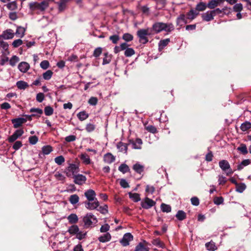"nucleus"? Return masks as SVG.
<instances>
[{"mask_svg": "<svg viewBox=\"0 0 251 251\" xmlns=\"http://www.w3.org/2000/svg\"><path fill=\"white\" fill-rule=\"evenodd\" d=\"M132 169L136 173L141 175L144 171L145 166L137 162L133 165Z\"/></svg>", "mask_w": 251, "mask_h": 251, "instance_id": "obj_18", "label": "nucleus"}, {"mask_svg": "<svg viewBox=\"0 0 251 251\" xmlns=\"http://www.w3.org/2000/svg\"><path fill=\"white\" fill-rule=\"evenodd\" d=\"M68 220L69 223L75 224L77 223L78 219L75 214H71L68 217Z\"/></svg>", "mask_w": 251, "mask_h": 251, "instance_id": "obj_26", "label": "nucleus"}, {"mask_svg": "<svg viewBox=\"0 0 251 251\" xmlns=\"http://www.w3.org/2000/svg\"><path fill=\"white\" fill-rule=\"evenodd\" d=\"M135 251H149V250L140 242L136 246Z\"/></svg>", "mask_w": 251, "mask_h": 251, "instance_id": "obj_41", "label": "nucleus"}, {"mask_svg": "<svg viewBox=\"0 0 251 251\" xmlns=\"http://www.w3.org/2000/svg\"><path fill=\"white\" fill-rule=\"evenodd\" d=\"M49 66L50 63L48 60H44L40 63V67L44 70L47 69L49 67Z\"/></svg>", "mask_w": 251, "mask_h": 251, "instance_id": "obj_63", "label": "nucleus"}, {"mask_svg": "<svg viewBox=\"0 0 251 251\" xmlns=\"http://www.w3.org/2000/svg\"><path fill=\"white\" fill-rule=\"evenodd\" d=\"M152 29L155 33H159L163 31L169 33L175 29V27L171 23L156 22L153 24Z\"/></svg>", "mask_w": 251, "mask_h": 251, "instance_id": "obj_1", "label": "nucleus"}, {"mask_svg": "<svg viewBox=\"0 0 251 251\" xmlns=\"http://www.w3.org/2000/svg\"><path fill=\"white\" fill-rule=\"evenodd\" d=\"M19 61V58L16 55H13L9 60V64L11 66L13 67L15 66Z\"/></svg>", "mask_w": 251, "mask_h": 251, "instance_id": "obj_50", "label": "nucleus"}, {"mask_svg": "<svg viewBox=\"0 0 251 251\" xmlns=\"http://www.w3.org/2000/svg\"><path fill=\"white\" fill-rule=\"evenodd\" d=\"M128 145V143H124L122 142H119L117 144L116 147L119 151L124 152V153L127 154Z\"/></svg>", "mask_w": 251, "mask_h": 251, "instance_id": "obj_16", "label": "nucleus"}, {"mask_svg": "<svg viewBox=\"0 0 251 251\" xmlns=\"http://www.w3.org/2000/svg\"><path fill=\"white\" fill-rule=\"evenodd\" d=\"M135 54L134 50L131 48H127L125 51L124 54L126 57H131Z\"/></svg>", "mask_w": 251, "mask_h": 251, "instance_id": "obj_48", "label": "nucleus"}, {"mask_svg": "<svg viewBox=\"0 0 251 251\" xmlns=\"http://www.w3.org/2000/svg\"><path fill=\"white\" fill-rule=\"evenodd\" d=\"M128 144L132 145V148L135 150H141L142 149V145L143 144V141L141 139L137 138L135 140L129 139Z\"/></svg>", "mask_w": 251, "mask_h": 251, "instance_id": "obj_7", "label": "nucleus"}, {"mask_svg": "<svg viewBox=\"0 0 251 251\" xmlns=\"http://www.w3.org/2000/svg\"><path fill=\"white\" fill-rule=\"evenodd\" d=\"M83 222L85 228H90L94 226L98 222L97 218L91 213H88L83 218Z\"/></svg>", "mask_w": 251, "mask_h": 251, "instance_id": "obj_3", "label": "nucleus"}, {"mask_svg": "<svg viewBox=\"0 0 251 251\" xmlns=\"http://www.w3.org/2000/svg\"><path fill=\"white\" fill-rule=\"evenodd\" d=\"M54 177L56 179L60 181H64L65 177L59 172H56L54 174Z\"/></svg>", "mask_w": 251, "mask_h": 251, "instance_id": "obj_60", "label": "nucleus"}, {"mask_svg": "<svg viewBox=\"0 0 251 251\" xmlns=\"http://www.w3.org/2000/svg\"><path fill=\"white\" fill-rule=\"evenodd\" d=\"M118 170L123 174H126V173L130 172V171L128 165L125 163L121 164L118 168Z\"/></svg>", "mask_w": 251, "mask_h": 251, "instance_id": "obj_29", "label": "nucleus"}, {"mask_svg": "<svg viewBox=\"0 0 251 251\" xmlns=\"http://www.w3.org/2000/svg\"><path fill=\"white\" fill-rule=\"evenodd\" d=\"M49 6V2L43 0L41 2H32L29 3V7L31 11L39 10L40 12H44Z\"/></svg>", "mask_w": 251, "mask_h": 251, "instance_id": "obj_2", "label": "nucleus"}, {"mask_svg": "<svg viewBox=\"0 0 251 251\" xmlns=\"http://www.w3.org/2000/svg\"><path fill=\"white\" fill-rule=\"evenodd\" d=\"M186 15L188 20H193L199 15V12L195 10L191 9Z\"/></svg>", "mask_w": 251, "mask_h": 251, "instance_id": "obj_24", "label": "nucleus"}, {"mask_svg": "<svg viewBox=\"0 0 251 251\" xmlns=\"http://www.w3.org/2000/svg\"><path fill=\"white\" fill-rule=\"evenodd\" d=\"M87 232L84 231H80L77 233L76 235V238L79 240L83 239L85 238L86 236Z\"/></svg>", "mask_w": 251, "mask_h": 251, "instance_id": "obj_51", "label": "nucleus"}, {"mask_svg": "<svg viewBox=\"0 0 251 251\" xmlns=\"http://www.w3.org/2000/svg\"><path fill=\"white\" fill-rule=\"evenodd\" d=\"M79 197L76 194L71 195L69 198L70 203L73 205L77 203L79 201Z\"/></svg>", "mask_w": 251, "mask_h": 251, "instance_id": "obj_42", "label": "nucleus"}, {"mask_svg": "<svg viewBox=\"0 0 251 251\" xmlns=\"http://www.w3.org/2000/svg\"><path fill=\"white\" fill-rule=\"evenodd\" d=\"M151 243L159 248H160L161 249H165L166 248L165 244L161 241L159 238H156L153 239L151 241Z\"/></svg>", "mask_w": 251, "mask_h": 251, "instance_id": "obj_23", "label": "nucleus"}, {"mask_svg": "<svg viewBox=\"0 0 251 251\" xmlns=\"http://www.w3.org/2000/svg\"><path fill=\"white\" fill-rule=\"evenodd\" d=\"M22 142L20 141H17L13 144L12 148L15 151L18 150L22 146Z\"/></svg>", "mask_w": 251, "mask_h": 251, "instance_id": "obj_64", "label": "nucleus"}, {"mask_svg": "<svg viewBox=\"0 0 251 251\" xmlns=\"http://www.w3.org/2000/svg\"><path fill=\"white\" fill-rule=\"evenodd\" d=\"M120 184L121 186L124 188H126L129 187V185L127 181L124 178H122L120 180Z\"/></svg>", "mask_w": 251, "mask_h": 251, "instance_id": "obj_62", "label": "nucleus"}, {"mask_svg": "<svg viewBox=\"0 0 251 251\" xmlns=\"http://www.w3.org/2000/svg\"><path fill=\"white\" fill-rule=\"evenodd\" d=\"M84 196L87 198L88 201H93L96 198V194L92 189L86 190L84 193Z\"/></svg>", "mask_w": 251, "mask_h": 251, "instance_id": "obj_15", "label": "nucleus"}, {"mask_svg": "<svg viewBox=\"0 0 251 251\" xmlns=\"http://www.w3.org/2000/svg\"><path fill=\"white\" fill-rule=\"evenodd\" d=\"M24 133L23 129L16 130L14 133L8 138V141L9 143H13L18 138L20 137Z\"/></svg>", "mask_w": 251, "mask_h": 251, "instance_id": "obj_9", "label": "nucleus"}, {"mask_svg": "<svg viewBox=\"0 0 251 251\" xmlns=\"http://www.w3.org/2000/svg\"><path fill=\"white\" fill-rule=\"evenodd\" d=\"M103 160L108 164H111L115 160V157L112 153H107L104 155Z\"/></svg>", "mask_w": 251, "mask_h": 251, "instance_id": "obj_21", "label": "nucleus"}, {"mask_svg": "<svg viewBox=\"0 0 251 251\" xmlns=\"http://www.w3.org/2000/svg\"><path fill=\"white\" fill-rule=\"evenodd\" d=\"M122 38L126 42H130L133 39V36L128 33L124 34Z\"/></svg>", "mask_w": 251, "mask_h": 251, "instance_id": "obj_56", "label": "nucleus"}, {"mask_svg": "<svg viewBox=\"0 0 251 251\" xmlns=\"http://www.w3.org/2000/svg\"><path fill=\"white\" fill-rule=\"evenodd\" d=\"M16 86L19 89L25 90L28 87V85L26 82L20 80L17 82Z\"/></svg>", "mask_w": 251, "mask_h": 251, "instance_id": "obj_36", "label": "nucleus"}, {"mask_svg": "<svg viewBox=\"0 0 251 251\" xmlns=\"http://www.w3.org/2000/svg\"><path fill=\"white\" fill-rule=\"evenodd\" d=\"M206 249L210 251H214L217 250V247L215 243L212 241L206 243L205 244Z\"/></svg>", "mask_w": 251, "mask_h": 251, "instance_id": "obj_34", "label": "nucleus"}, {"mask_svg": "<svg viewBox=\"0 0 251 251\" xmlns=\"http://www.w3.org/2000/svg\"><path fill=\"white\" fill-rule=\"evenodd\" d=\"M237 150L240 151L243 154H247L248 152L247 146L244 144H242L237 148Z\"/></svg>", "mask_w": 251, "mask_h": 251, "instance_id": "obj_45", "label": "nucleus"}, {"mask_svg": "<svg viewBox=\"0 0 251 251\" xmlns=\"http://www.w3.org/2000/svg\"><path fill=\"white\" fill-rule=\"evenodd\" d=\"M251 128V123L249 122H245L241 124L240 129L243 131H246Z\"/></svg>", "mask_w": 251, "mask_h": 251, "instance_id": "obj_39", "label": "nucleus"}, {"mask_svg": "<svg viewBox=\"0 0 251 251\" xmlns=\"http://www.w3.org/2000/svg\"><path fill=\"white\" fill-rule=\"evenodd\" d=\"M102 50L101 47L97 48L94 51L93 56L96 58L99 57L102 53Z\"/></svg>", "mask_w": 251, "mask_h": 251, "instance_id": "obj_59", "label": "nucleus"}, {"mask_svg": "<svg viewBox=\"0 0 251 251\" xmlns=\"http://www.w3.org/2000/svg\"><path fill=\"white\" fill-rule=\"evenodd\" d=\"M77 117L80 121H83L89 117V114L86 111H83L77 113Z\"/></svg>", "mask_w": 251, "mask_h": 251, "instance_id": "obj_27", "label": "nucleus"}, {"mask_svg": "<svg viewBox=\"0 0 251 251\" xmlns=\"http://www.w3.org/2000/svg\"><path fill=\"white\" fill-rule=\"evenodd\" d=\"M79 172V168L77 165L75 164H70L69 166L66 168L65 171L66 175L67 176L70 177L72 176L76 175Z\"/></svg>", "mask_w": 251, "mask_h": 251, "instance_id": "obj_6", "label": "nucleus"}, {"mask_svg": "<svg viewBox=\"0 0 251 251\" xmlns=\"http://www.w3.org/2000/svg\"><path fill=\"white\" fill-rule=\"evenodd\" d=\"M80 158L82 160V162L85 164L88 165L91 163L90 157L86 153L81 154L80 156Z\"/></svg>", "mask_w": 251, "mask_h": 251, "instance_id": "obj_28", "label": "nucleus"}, {"mask_svg": "<svg viewBox=\"0 0 251 251\" xmlns=\"http://www.w3.org/2000/svg\"><path fill=\"white\" fill-rule=\"evenodd\" d=\"M155 203L152 200L147 197L141 201V205L143 208L148 209L154 206Z\"/></svg>", "mask_w": 251, "mask_h": 251, "instance_id": "obj_8", "label": "nucleus"}, {"mask_svg": "<svg viewBox=\"0 0 251 251\" xmlns=\"http://www.w3.org/2000/svg\"><path fill=\"white\" fill-rule=\"evenodd\" d=\"M7 8L11 11L15 10L17 9V4L15 1H13L9 2L6 5Z\"/></svg>", "mask_w": 251, "mask_h": 251, "instance_id": "obj_43", "label": "nucleus"}, {"mask_svg": "<svg viewBox=\"0 0 251 251\" xmlns=\"http://www.w3.org/2000/svg\"><path fill=\"white\" fill-rule=\"evenodd\" d=\"M96 128V126L94 124L89 123L86 126L85 129L88 132L93 131Z\"/></svg>", "mask_w": 251, "mask_h": 251, "instance_id": "obj_54", "label": "nucleus"}, {"mask_svg": "<svg viewBox=\"0 0 251 251\" xmlns=\"http://www.w3.org/2000/svg\"><path fill=\"white\" fill-rule=\"evenodd\" d=\"M27 120L24 118H17L11 120V122L13 125V127L15 128H18L21 126L23 124L26 122Z\"/></svg>", "mask_w": 251, "mask_h": 251, "instance_id": "obj_13", "label": "nucleus"}, {"mask_svg": "<svg viewBox=\"0 0 251 251\" xmlns=\"http://www.w3.org/2000/svg\"><path fill=\"white\" fill-rule=\"evenodd\" d=\"M207 7V4L205 2H200L196 5L195 10L197 12L203 11L206 9Z\"/></svg>", "mask_w": 251, "mask_h": 251, "instance_id": "obj_25", "label": "nucleus"}, {"mask_svg": "<svg viewBox=\"0 0 251 251\" xmlns=\"http://www.w3.org/2000/svg\"><path fill=\"white\" fill-rule=\"evenodd\" d=\"M179 221H182L186 218V213L182 210H178L176 215Z\"/></svg>", "mask_w": 251, "mask_h": 251, "instance_id": "obj_37", "label": "nucleus"}, {"mask_svg": "<svg viewBox=\"0 0 251 251\" xmlns=\"http://www.w3.org/2000/svg\"><path fill=\"white\" fill-rule=\"evenodd\" d=\"M218 5H220L218 4L216 0H210L208 1L207 4V7L211 9H214Z\"/></svg>", "mask_w": 251, "mask_h": 251, "instance_id": "obj_44", "label": "nucleus"}, {"mask_svg": "<svg viewBox=\"0 0 251 251\" xmlns=\"http://www.w3.org/2000/svg\"><path fill=\"white\" fill-rule=\"evenodd\" d=\"M220 168L226 173L227 176L231 175L233 172L230 168V166L228 162L226 160H222L219 162Z\"/></svg>", "mask_w": 251, "mask_h": 251, "instance_id": "obj_5", "label": "nucleus"}, {"mask_svg": "<svg viewBox=\"0 0 251 251\" xmlns=\"http://www.w3.org/2000/svg\"><path fill=\"white\" fill-rule=\"evenodd\" d=\"M129 197L134 202H138L141 200L140 196L138 193H132L131 192L128 193Z\"/></svg>", "mask_w": 251, "mask_h": 251, "instance_id": "obj_35", "label": "nucleus"}, {"mask_svg": "<svg viewBox=\"0 0 251 251\" xmlns=\"http://www.w3.org/2000/svg\"><path fill=\"white\" fill-rule=\"evenodd\" d=\"M161 210L164 212H169L171 211V207L168 204L162 203L161 205Z\"/></svg>", "mask_w": 251, "mask_h": 251, "instance_id": "obj_55", "label": "nucleus"}, {"mask_svg": "<svg viewBox=\"0 0 251 251\" xmlns=\"http://www.w3.org/2000/svg\"><path fill=\"white\" fill-rule=\"evenodd\" d=\"M170 39L167 38L163 40H161L158 43L159 50H161L163 49L169 43Z\"/></svg>", "mask_w": 251, "mask_h": 251, "instance_id": "obj_30", "label": "nucleus"}, {"mask_svg": "<svg viewBox=\"0 0 251 251\" xmlns=\"http://www.w3.org/2000/svg\"><path fill=\"white\" fill-rule=\"evenodd\" d=\"M246 188V185L243 183L237 184L236 185V191L239 193H242Z\"/></svg>", "mask_w": 251, "mask_h": 251, "instance_id": "obj_46", "label": "nucleus"}, {"mask_svg": "<svg viewBox=\"0 0 251 251\" xmlns=\"http://www.w3.org/2000/svg\"><path fill=\"white\" fill-rule=\"evenodd\" d=\"M187 15L184 14H180L176 19V24L178 25H182L183 24H186L188 23Z\"/></svg>", "mask_w": 251, "mask_h": 251, "instance_id": "obj_19", "label": "nucleus"}, {"mask_svg": "<svg viewBox=\"0 0 251 251\" xmlns=\"http://www.w3.org/2000/svg\"><path fill=\"white\" fill-rule=\"evenodd\" d=\"M74 182L77 185H82L84 184L86 181V177L81 174L74 175L73 176Z\"/></svg>", "mask_w": 251, "mask_h": 251, "instance_id": "obj_12", "label": "nucleus"}, {"mask_svg": "<svg viewBox=\"0 0 251 251\" xmlns=\"http://www.w3.org/2000/svg\"><path fill=\"white\" fill-rule=\"evenodd\" d=\"M44 112L46 116H50L53 113V109L50 106H47L45 107Z\"/></svg>", "mask_w": 251, "mask_h": 251, "instance_id": "obj_52", "label": "nucleus"}, {"mask_svg": "<svg viewBox=\"0 0 251 251\" xmlns=\"http://www.w3.org/2000/svg\"><path fill=\"white\" fill-rule=\"evenodd\" d=\"M20 71L22 73H26L30 68L29 64L26 62H22L18 65V67Z\"/></svg>", "mask_w": 251, "mask_h": 251, "instance_id": "obj_20", "label": "nucleus"}, {"mask_svg": "<svg viewBox=\"0 0 251 251\" xmlns=\"http://www.w3.org/2000/svg\"><path fill=\"white\" fill-rule=\"evenodd\" d=\"M84 204L85 207L89 210H94L99 207L100 203L97 199L93 201H85Z\"/></svg>", "mask_w": 251, "mask_h": 251, "instance_id": "obj_11", "label": "nucleus"}, {"mask_svg": "<svg viewBox=\"0 0 251 251\" xmlns=\"http://www.w3.org/2000/svg\"><path fill=\"white\" fill-rule=\"evenodd\" d=\"M243 5L241 3H235L233 7V10L236 12H241L243 10Z\"/></svg>", "mask_w": 251, "mask_h": 251, "instance_id": "obj_53", "label": "nucleus"}, {"mask_svg": "<svg viewBox=\"0 0 251 251\" xmlns=\"http://www.w3.org/2000/svg\"><path fill=\"white\" fill-rule=\"evenodd\" d=\"M151 34L150 32V29L148 28L147 29H140L137 31V35L139 38V42L146 44L149 41L147 36H150Z\"/></svg>", "mask_w": 251, "mask_h": 251, "instance_id": "obj_4", "label": "nucleus"}, {"mask_svg": "<svg viewBox=\"0 0 251 251\" xmlns=\"http://www.w3.org/2000/svg\"><path fill=\"white\" fill-rule=\"evenodd\" d=\"M111 55L109 54L108 52L104 53V58L103 59L102 64L106 65L109 64L111 60Z\"/></svg>", "mask_w": 251, "mask_h": 251, "instance_id": "obj_40", "label": "nucleus"}, {"mask_svg": "<svg viewBox=\"0 0 251 251\" xmlns=\"http://www.w3.org/2000/svg\"><path fill=\"white\" fill-rule=\"evenodd\" d=\"M215 17L212 10L208 11L205 13H204L202 14L201 17L203 21L209 22L212 20Z\"/></svg>", "mask_w": 251, "mask_h": 251, "instance_id": "obj_17", "label": "nucleus"}, {"mask_svg": "<svg viewBox=\"0 0 251 251\" xmlns=\"http://www.w3.org/2000/svg\"><path fill=\"white\" fill-rule=\"evenodd\" d=\"M109 40L114 44L118 43L120 40V37L118 35L115 34L109 37Z\"/></svg>", "mask_w": 251, "mask_h": 251, "instance_id": "obj_58", "label": "nucleus"}, {"mask_svg": "<svg viewBox=\"0 0 251 251\" xmlns=\"http://www.w3.org/2000/svg\"><path fill=\"white\" fill-rule=\"evenodd\" d=\"M251 163V160L249 159L243 160L241 163L238 165L237 169L241 170L243 169L245 167L249 165Z\"/></svg>", "mask_w": 251, "mask_h": 251, "instance_id": "obj_32", "label": "nucleus"}, {"mask_svg": "<svg viewBox=\"0 0 251 251\" xmlns=\"http://www.w3.org/2000/svg\"><path fill=\"white\" fill-rule=\"evenodd\" d=\"M25 29L21 26H18L17 28L15 34L19 37L22 38L25 35Z\"/></svg>", "mask_w": 251, "mask_h": 251, "instance_id": "obj_38", "label": "nucleus"}, {"mask_svg": "<svg viewBox=\"0 0 251 251\" xmlns=\"http://www.w3.org/2000/svg\"><path fill=\"white\" fill-rule=\"evenodd\" d=\"M79 230L78 226L77 225H74L69 228L68 231L71 235H76Z\"/></svg>", "mask_w": 251, "mask_h": 251, "instance_id": "obj_31", "label": "nucleus"}, {"mask_svg": "<svg viewBox=\"0 0 251 251\" xmlns=\"http://www.w3.org/2000/svg\"><path fill=\"white\" fill-rule=\"evenodd\" d=\"M54 161L57 165H61L65 162V158L62 155H60L54 158Z\"/></svg>", "mask_w": 251, "mask_h": 251, "instance_id": "obj_49", "label": "nucleus"}, {"mask_svg": "<svg viewBox=\"0 0 251 251\" xmlns=\"http://www.w3.org/2000/svg\"><path fill=\"white\" fill-rule=\"evenodd\" d=\"M111 235L108 232H107L106 233L104 234L103 235L100 236L98 238L99 241L101 243H105L108 241H109L111 240Z\"/></svg>", "mask_w": 251, "mask_h": 251, "instance_id": "obj_22", "label": "nucleus"}, {"mask_svg": "<svg viewBox=\"0 0 251 251\" xmlns=\"http://www.w3.org/2000/svg\"><path fill=\"white\" fill-rule=\"evenodd\" d=\"M52 151V147L50 145L44 146L42 148V151L44 155L50 154Z\"/></svg>", "mask_w": 251, "mask_h": 251, "instance_id": "obj_33", "label": "nucleus"}, {"mask_svg": "<svg viewBox=\"0 0 251 251\" xmlns=\"http://www.w3.org/2000/svg\"><path fill=\"white\" fill-rule=\"evenodd\" d=\"M214 203L216 205H220L223 203L224 199L222 197H216L213 200Z\"/></svg>", "mask_w": 251, "mask_h": 251, "instance_id": "obj_61", "label": "nucleus"}, {"mask_svg": "<svg viewBox=\"0 0 251 251\" xmlns=\"http://www.w3.org/2000/svg\"><path fill=\"white\" fill-rule=\"evenodd\" d=\"M2 38L5 40L12 39L15 35V33L11 29H8L3 31L1 34Z\"/></svg>", "mask_w": 251, "mask_h": 251, "instance_id": "obj_14", "label": "nucleus"}, {"mask_svg": "<svg viewBox=\"0 0 251 251\" xmlns=\"http://www.w3.org/2000/svg\"><path fill=\"white\" fill-rule=\"evenodd\" d=\"M0 47L2 48L7 54L9 53L8 51L9 45L7 42L2 41L0 44Z\"/></svg>", "mask_w": 251, "mask_h": 251, "instance_id": "obj_57", "label": "nucleus"}, {"mask_svg": "<svg viewBox=\"0 0 251 251\" xmlns=\"http://www.w3.org/2000/svg\"><path fill=\"white\" fill-rule=\"evenodd\" d=\"M133 236L130 233L125 234L122 239L120 241V243L123 246H127L129 245V242L133 240Z\"/></svg>", "mask_w": 251, "mask_h": 251, "instance_id": "obj_10", "label": "nucleus"}, {"mask_svg": "<svg viewBox=\"0 0 251 251\" xmlns=\"http://www.w3.org/2000/svg\"><path fill=\"white\" fill-rule=\"evenodd\" d=\"M53 72L51 70H48L43 74V77L45 80H49L51 78Z\"/></svg>", "mask_w": 251, "mask_h": 251, "instance_id": "obj_47", "label": "nucleus"}]
</instances>
